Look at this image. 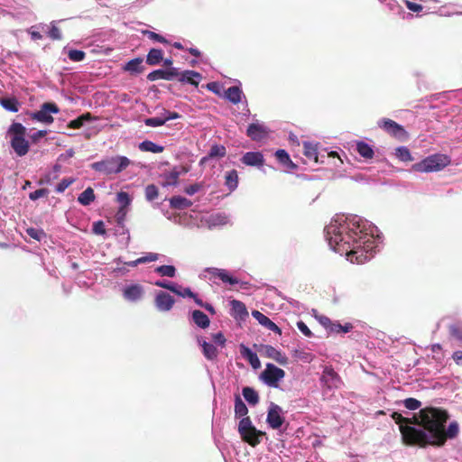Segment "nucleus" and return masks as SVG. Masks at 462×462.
Listing matches in <instances>:
<instances>
[{
	"mask_svg": "<svg viewBox=\"0 0 462 462\" xmlns=\"http://www.w3.org/2000/svg\"><path fill=\"white\" fill-rule=\"evenodd\" d=\"M324 234L333 251L357 264L373 258L382 242L377 226L357 215H336Z\"/></svg>",
	"mask_w": 462,
	"mask_h": 462,
	"instance_id": "f257e3e1",
	"label": "nucleus"
},
{
	"mask_svg": "<svg viewBox=\"0 0 462 462\" xmlns=\"http://www.w3.org/2000/svg\"><path fill=\"white\" fill-rule=\"evenodd\" d=\"M132 163L125 155L106 156L98 162L90 164L93 171L110 176L116 175L125 171Z\"/></svg>",
	"mask_w": 462,
	"mask_h": 462,
	"instance_id": "f03ea898",
	"label": "nucleus"
},
{
	"mask_svg": "<svg viewBox=\"0 0 462 462\" xmlns=\"http://www.w3.org/2000/svg\"><path fill=\"white\" fill-rule=\"evenodd\" d=\"M451 159L448 155L443 153H434L427 156L419 162L411 166V171L417 172H435L443 170L449 165Z\"/></svg>",
	"mask_w": 462,
	"mask_h": 462,
	"instance_id": "7ed1b4c3",
	"label": "nucleus"
},
{
	"mask_svg": "<svg viewBox=\"0 0 462 462\" xmlns=\"http://www.w3.org/2000/svg\"><path fill=\"white\" fill-rule=\"evenodd\" d=\"M238 432L242 439L253 447L258 445L265 435L263 431L253 425L251 419L247 416L242 417L239 420Z\"/></svg>",
	"mask_w": 462,
	"mask_h": 462,
	"instance_id": "20e7f679",
	"label": "nucleus"
},
{
	"mask_svg": "<svg viewBox=\"0 0 462 462\" xmlns=\"http://www.w3.org/2000/svg\"><path fill=\"white\" fill-rule=\"evenodd\" d=\"M285 372L272 363H267L264 370L260 374L259 379L267 386L279 388L280 382L284 378Z\"/></svg>",
	"mask_w": 462,
	"mask_h": 462,
	"instance_id": "39448f33",
	"label": "nucleus"
},
{
	"mask_svg": "<svg viewBox=\"0 0 462 462\" xmlns=\"http://www.w3.org/2000/svg\"><path fill=\"white\" fill-rule=\"evenodd\" d=\"M59 112L60 108L56 103L45 102L41 106L38 111L33 113L32 117L38 122L50 125L53 122L51 114H58Z\"/></svg>",
	"mask_w": 462,
	"mask_h": 462,
	"instance_id": "423d86ee",
	"label": "nucleus"
},
{
	"mask_svg": "<svg viewBox=\"0 0 462 462\" xmlns=\"http://www.w3.org/2000/svg\"><path fill=\"white\" fill-rule=\"evenodd\" d=\"M319 380L328 390L338 389L342 384L340 376L331 366H325Z\"/></svg>",
	"mask_w": 462,
	"mask_h": 462,
	"instance_id": "0eeeda50",
	"label": "nucleus"
},
{
	"mask_svg": "<svg viewBox=\"0 0 462 462\" xmlns=\"http://www.w3.org/2000/svg\"><path fill=\"white\" fill-rule=\"evenodd\" d=\"M284 421L285 419L282 409L278 404L271 402L266 418V422L269 427L273 430H279Z\"/></svg>",
	"mask_w": 462,
	"mask_h": 462,
	"instance_id": "6e6552de",
	"label": "nucleus"
},
{
	"mask_svg": "<svg viewBox=\"0 0 462 462\" xmlns=\"http://www.w3.org/2000/svg\"><path fill=\"white\" fill-rule=\"evenodd\" d=\"M270 129L258 120L251 123L246 129V135L254 142H261L269 136Z\"/></svg>",
	"mask_w": 462,
	"mask_h": 462,
	"instance_id": "1a4fd4ad",
	"label": "nucleus"
},
{
	"mask_svg": "<svg viewBox=\"0 0 462 462\" xmlns=\"http://www.w3.org/2000/svg\"><path fill=\"white\" fill-rule=\"evenodd\" d=\"M121 291L123 298L129 302H138L144 295V288L139 283L125 284Z\"/></svg>",
	"mask_w": 462,
	"mask_h": 462,
	"instance_id": "9d476101",
	"label": "nucleus"
},
{
	"mask_svg": "<svg viewBox=\"0 0 462 462\" xmlns=\"http://www.w3.org/2000/svg\"><path fill=\"white\" fill-rule=\"evenodd\" d=\"M377 125L380 128L396 138H402L407 134L404 127L392 119L382 118L378 121Z\"/></svg>",
	"mask_w": 462,
	"mask_h": 462,
	"instance_id": "9b49d317",
	"label": "nucleus"
},
{
	"mask_svg": "<svg viewBox=\"0 0 462 462\" xmlns=\"http://www.w3.org/2000/svg\"><path fill=\"white\" fill-rule=\"evenodd\" d=\"M423 439L430 445L442 446L445 443V437L442 431L436 426L420 430Z\"/></svg>",
	"mask_w": 462,
	"mask_h": 462,
	"instance_id": "f8f14e48",
	"label": "nucleus"
},
{
	"mask_svg": "<svg viewBox=\"0 0 462 462\" xmlns=\"http://www.w3.org/2000/svg\"><path fill=\"white\" fill-rule=\"evenodd\" d=\"M175 303L174 298L164 291H160L154 298V306L161 312L170 311Z\"/></svg>",
	"mask_w": 462,
	"mask_h": 462,
	"instance_id": "ddd939ff",
	"label": "nucleus"
},
{
	"mask_svg": "<svg viewBox=\"0 0 462 462\" xmlns=\"http://www.w3.org/2000/svg\"><path fill=\"white\" fill-rule=\"evenodd\" d=\"M179 76V69L176 67H170L167 69H158L151 71L147 75L149 81H156L158 79L173 80Z\"/></svg>",
	"mask_w": 462,
	"mask_h": 462,
	"instance_id": "4468645a",
	"label": "nucleus"
},
{
	"mask_svg": "<svg viewBox=\"0 0 462 462\" xmlns=\"http://www.w3.org/2000/svg\"><path fill=\"white\" fill-rule=\"evenodd\" d=\"M205 273H209L210 280L212 278H218L224 283H227L229 285H236L239 283V280L233 275H231L226 269H220L217 267H207L204 270Z\"/></svg>",
	"mask_w": 462,
	"mask_h": 462,
	"instance_id": "2eb2a0df",
	"label": "nucleus"
},
{
	"mask_svg": "<svg viewBox=\"0 0 462 462\" xmlns=\"http://www.w3.org/2000/svg\"><path fill=\"white\" fill-rule=\"evenodd\" d=\"M180 174L181 171L179 167L174 166L170 171H165L160 175V186L165 189L177 186Z\"/></svg>",
	"mask_w": 462,
	"mask_h": 462,
	"instance_id": "dca6fc26",
	"label": "nucleus"
},
{
	"mask_svg": "<svg viewBox=\"0 0 462 462\" xmlns=\"http://www.w3.org/2000/svg\"><path fill=\"white\" fill-rule=\"evenodd\" d=\"M259 351L262 356L273 359L282 365H286L288 362V357L285 354L271 345H261Z\"/></svg>",
	"mask_w": 462,
	"mask_h": 462,
	"instance_id": "f3484780",
	"label": "nucleus"
},
{
	"mask_svg": "<svg viewBox=\"0 0 462 462\" xmlns=\"http://www.w3.org/2000/svg\"><path fill=\"white\" fill-rule=\"evenodd\" d=\"M240 162L246 166L261 169L264 165L265 160L262 152L255 151L244 153Z\"/></svg>",
	"mask_w": 462,
	"mask_h": 462,
	"instance_id": "a211bd4d",
	"label": "nucleus"
},
{
	"mask_svg": "<svg viewBox=\"0 0 462 462\" xmlns=\"http://www.w3.org/2000/svg\"><path fill=\"white\" fill-rule=\"evenodd\" d=\"M236 85L226 89L224 95L225 98L234 105L244 102L245 97L241 88V82L236 80Z\"/></svg>",
	"mask_w": 462,
	"mask_h": 462,
	"instance_id": "6ab92c4d",
	"label": "nucleus"
},
{
	"mask_svg": "<svg viewBox=\"0 0 462 462\" xmlns=\"http://www.w3.org/2000/svg\"><path fill=\"white\" fill-rule=\"evenodd\" d=\"M239 350L242 357L245 358L254 369H258L261 367V362L257 354L250 347L245 344H240Z\"/></svg>",
	"mask_w": 462,
	"mask_h": 462,
	"instance_id": "aec40b11",
	"label": "nucleus"
},
{
	"mask_svg": "<svg viewBox=\"0 0 462 462\" xmlns=\"http://www.w3.org/2000/svg\"><path fill=\"white\" fill-rule=\"evenodd\" d=\"M197 341L201 346L202 354L206 359L209 361L217 359L218 351L213 343L206 341L202 337H198Z\"/></svg>",
	"mask_w": 462,
	"mask_h": 462,
	"instance_id": "412c9836",
	"label": "nucleus"
},
{
	"mask_svg": "<svg viewBox=\"0 0 462 462\" xmlns=\"http://www.w3.org/2000/svg\"><path fill=\"white\" fill-rule=\"evenodd\" d=\"M189 319L192 321L198 328L201 329H206L210 325V319L203 311L199 310H194L189 311Z\"/></svg>",
	"mask_w": 462,
	"mask_h": 462,
	"instance_id": "4be33fe9",
	"label": "nucleus"
},
{
	"mask_svg": "<svg viewBox=\"0 0 462 462\" xmlns=\"http://www.w3.org/2000/svg\"><path fill=\"white\" fill-rule=\"evenodd\" d=\"M252 316L261 324L263 327L267 329L274 332L275 334L281 335L282 329L272 321L267 316L260 312L259 310H253Z\"/></svg>",
	"mask_w": 462,
	"mask_h": 462,
	"instance_id": "5701e85b",
	"label": "nucleus"
},
{
	"mask_svg": "<svg viewBox=\"0 0 462 462\" xmlns=\"http://www.w3.org/2000/svg\"><path fill=\"white\" fill-rule=\"evenodd\" d=\"M11 146L20 157L24 156L29 151V143L24 136H13L11 138Z\"/></svg>",
	"mask_w": 462,
	"mask_h": 462,
	"instance_id": "b1692460",
	"label": "nucleus"
},
{
	"mask_svg": "<svg viewBox=\"0 0 462 462\" xmlns=\"http://www.w3.org/2000/svg\"><path fill=\"white\" fill-rule=\"evenodd\" d=\"M177 78H179V80L181 83L190 84L192 86L198 87L202 79V76L199 72L187 69L180 73L179 72V76Z\"/></svg>",
	"mask_w": 462,
	"mask_h": 462,
	"instance_id": "393cba45",
	"label": "nucleus"
},
{
	"mask_svg": "<svg viewBox=\"0 0 462 462\" xmlns=\"http://www.w3.org/2000/svg\"><path fill=\"white\" fill-rule=\"evenodd\" d=\"M231 306V316L239 320H245V319L248 316V311L246 310L245 305L237 300H232L230 301Z\"/></svg>",
	"mask_w": 462,
	"mask_h": 462,
	"instance_id": "a878e982",
	"label": "nucleus"
},
{
	"mask_svg": "<svg viewBox=\"0 0 462 462\" xmlns=\"http://www.w3.org/2000/svg\"><path fill=\"white\" fill-rule=\"evenodd\" d=\"M274 155L276 160L285 167L288 171L297 169V165L291 161L289 153L285 150L279 149L275 152Z\"/></svg>",
	"mask_w": 462,
	"mask_h": 462,
	"instance_id": "bb28decb",
	"label": "nucleus"
},
{
	"mask_svg": "<svg viewBox=\"0 0 462 462\" xmlns=\"http://www.w3.org/2000/svg\"><path fill=\"white\" fill-rule=\"evenodd\" d=\"M170 207L173 209L183 210L190 208L193 203L191 200L182 196H172L169 199Z\"/></svg>",
	"mask_w": 462,
	"mask_h": 462,
	"instance_id": "cd10ccee",
	"label": "nucleus"
},
{
	"mask_svg": "<svg viewBox=\"0 0 462 462\" xmlns=\"http://www.w3.org/2000/svg\"><path fill=\"white\" fill-rule=\"evenodd\" d=\"M144 196H145L146 201H148L149 203H153L152 207L154 208H161V206L162 203V202L161 203L154 202V200L156 199H158V197H159V189L155 184H148L145 187Z\"/></svg>",
	"mask_w": 462,
	"mask_h": 462,
	"instance_id": "c85d7f7f",
	"label": "nucleus"
},
{
	"mask_svg": "<svg viewBox=\"0 0 462 462\" xmlns=\"http://www.w3.org/2000/svg\"><path fill=\"white\" fill-rule=\"evenodd\" d=\"M238 180V173L236 170H231L225 173V186L229 192H233L237 189Z\"/></svg>",
	"mask_w": 462,
	"mask_h": 462,
	"instance_id": "c756f323",
	"label": "nucleus"
},
{
	"mask_svg": "<svg viewBox=\"0 0 462 462\" xmlns=\"http://www.w3.org/2000/svg\"><path fill=\"white\" fill-rule=\"evenodd\" d=\"M303 153L309 160H311L315 162H319L318 143H313L307 141L303 142Z\"/></svg>",
	"mask_w": 462,
	"mask_h": 462,
	"instance_id": "7c9ffc66",
	"label": "nucleus"
},
{
	"mask_svg": "<svg viewBox=\"0 0 462 462\" xmlns=\"http://www.w3.org/2000/svg\"><path fill=\"white\" fill-rule=\"evenodd\" d=\"M162 60L163 51L161 49L152 48L146 56V63L150 66L159 65Z\"/></svg>",
	"mask_w": 462,
	"mask_h": 462,
	"instance_id": "2f4dec72",
	"label": "nucleus"
},
{
	"mask_svg": "<svg viewBox=\"0 0 462 462\" xmlns=\"http://www.w3.org/2000/svg\"><path fill=\"white\" fill-rule=\"evenodd\" d=\"M143 60L141 57L132 59L126 62L124 69L125 70L129 71L130 73L139 74L143 72V70L144 69V67L143 66Z\"/></svg>",
	"mask_w": 462,
	"mask_h": 462,
	"instance_id": "473e14b6",
	"label": "nucleus"
},
{
	"mask_svg": "<svg viewBox=\"0 0 462 462\" xmlns=\"http://www.w3.org/2000/svg\"><path fill=\"white\" fill-rule=\"evenodd\" d=\"M138 148L142 152H150L152 153H160L164 151V146L155 143L150 140H144L141 142L138 145Z\"/></svg>",
	"mask_w": 462,
	"mask_h": 462,
	"instance_id": "72a5a7b5",
	"label": "nucleus"
},
{
	"mask_svg": "<svg viewBox=\"0 0 462 462\" xmlns=\"http://www.w3.org/2000/svg\"><path fill=\"white\" fill-rule=\"evenodd\" d=\"M242 394L249 405L254 406L259 402V394L253 387L245 386Z\"/></svg>",
	"mask_w": 462,
	"mask_h": 462,
	"instance_id": "f704fd0d",
	"label": "nucleus"
},
{
	"mask_svg": "<svg viewBox=\"0 0 462 462\" xmlns=\"http://www.w3.org/2000/svg\"><path fill=\"white\" fill-rule=\"evenodd\" d=\"M356 152L365 159H372L374 154L372 145L364 141L356 143Z\"/></svg>",
	"mask_w": 462,
	"mask_h": 462,
	"instance_id": "c9c22d12",
	"label": "nucleus"
},
{
	"mask_svg": "<svg viewBox=\"0 0 462 462\" xmlns=\"http://www.w3.org/2000/svg\"><path fill=\"white\" fill-rule=\"evenodd\" d=\"M96 196L94 189L91 187H88L79 195L78 202L82 206H89L92 202H94Z\"/></svg>",
	"mask_w": 462,
	"mask_h": 462,
	"instance_id": "e433bc0d",
	"label": "nucleus"
},
{
	"mask_svg": "<svg viewBox=\"0 0 462 462\" xmlns=\"http://www.w3.org/2000/svg\"><path fill=\"white\" fill-rule=\"evenodd\" d=\"M63 53H67L69 59L73 62L83 61L86 58V53L81 50L70 49L65 46L62 50Z\"/></svg>",
	"mask_w": 462,
	"mask_h": 462,
	"instance_id": "4c0bfd02",
	"label": "nucleus"
},
{
	"mask_svg": "<svg viewBox=\"0 0 462 462\" xmlns=\"http://www.w3.org/2000/svg\"><path fill=\"white\" fill-rule=\"evenodd\" d=\"M1 106L9 112H18L20 107V103L15 97H1L0 98Z\"/></svg>",
	"mask_w": 462,
	"mask_h": 462,
	"instance_id": "58836bf2",
	"label": "nucleus"
},
{
	"mask_svg": "<svg viewBox=\"0 0 462 462\" xmlns=\"http://www.w3.org/2000/svg\"><path fill=\"white\" fill-rule=\"evenodd\" d=\"M207 154L210 160L215 158L221 159L226 155V148L223 144L214 143L211 145Z\"/></svg>",
	"mask_w": 462,
	"mask_h": 462,
	"instance_id": "ea45409f",
	"label": "nucleus"
},
{
	"mask_svg": "<svg viewBox=\"0 0 462 462\" xmlns=\"http://www.w3.org/2000/svg\"><path fill=\"white\" fill-rule=\"evenodd\" d=\"M248 408L239 395L235 396V416L236 418L245 417Z\"/></svg>",
	"mask_w": 462,
	"mask_h": 462,
	"instance_id": "a19ab883",
	"label": "nucleus"
},
{
	"mask_svg": "<svg viewBox=\"0 0 462 462\" xmlns=\"http://www.w3.org/2000/svg\"><path fill=\"white\" fill-rule=\"evenodd\" d=\"M154 272L161 276L169 277V278H174L177 273V270L174 265L171 264H164L157 266L154 269Z\"/></svg>",
	"mask_w": 462,
	"mask_h": 462,
	"instance_id": "79ce46f5",
	"label": "nucleus"
},
{
	"mask_svg": "<svg viewBox=\"0 0 462 462\" xmlns=\"http://www.w3.org/2000/svg\"><path fill=\"white\" fill-rule=\"evenodd\" d=\"M175 293L176 295L182 297V298H190L196 302V299L199 298V295L191 291L189 287H182L181 285L178 284L176 285Z\"/></svg>",
	"mask_w": 462,
	"mask_h": 462,
	"instance_id": "37998d69",
	"label": "nucleus"
},
{
	"mask_svg": "<svg viewBox=\"0 0 462 462\" xmlns=\"http://www.w3.org/2000/svg\"><path fill=\"white\" fill-rule=\"evenodd\" d=\"M381 4L384 5L388 10L393 14L402 15L404 10L397 0H378Z\"/></svg>",
	"mask_w": 462,
	"mask_h": 462,
	"instance_id": "c03bdc74",
	"label": "nucleus"
},
{
	"mask_svg": "<svg viewBox=\"0 0 462 462\" xmlns=\"http://www.w3.org/2000/svg\"><path fill=\"white\" fill-rule=\"evenodd\" d=\"M395 156L402 162H412V157L410 150L406 146H399L395 149Z\"/></svg>",
	"mask_w": 462,
	"mask_h": 462,
	"instance_id": "a18cd8bd",
	"label": "nucleus"
},
{
	"mask_svg": "<svg viewBox=\"0 0 462 462\" xmlns=\"http://www.w3.org/2000/svg\"><path fill=\"white\" fill-rule=\"evenodd\" d=\"M116 198H117V201L120 204V208L118 210L119 213L125 212V210H124L125 208L130 206V204L132 202V199H131L130 195L125 191H119L116 194Z\"/></svg>",
	"mask_w": 462,
	"mask_h": 462,
	"instance_id": "49530a36",
	"label": "nucleus"
},
{
	"mask_svg": "<svg viewBox=\"0 0 462 462\" xmlns=\"http://www.w3.org/2000/svg\"><path fill=\"white\" fill-rule=\"evenodd\" d=\"M353 325L351 323H346L341 325L339 321H333L330 327V333H348L352 330Z\"/></svg>",
	"mask_w": 462,
	"mask_h": 462,
	"instance_id": "de8ad7c7",
	"label": "nucleus"
},
{
	"mask_svg": "<svg viewBox=\"0 0 462 462\" xmlns=\"http://www.w3.org/2000/svg\"><path fill=\"white\" fill-rule=\"evenodd\" d=\"M26 234L32 239L42 242L46 239L47 235L42 228L29 227L26 229Z\"/></svg>",
	"mask_w": 462,
	"mask_h": 462,
	"instance_id": "09e8293b",
	"label": "nucleus"
},
{
	"mask_svg": "<svg viewBox=\"0 0 462 462\" xmlns=\"http://www.w3.org/2000/svg\"><path fill=\"white\" fill-rule=\"evenodd\" d=\"M26 128L21 123L16 122L13 123L8 129L11 138L13 136H24Z\"/></svg>",
	"mask_w": 462,
	"mask_h": 462,
	"instance_id": "8fccbe9b",
	"label": "nucleus"
},
{
	"mask_svg": "<svg viewBox=\"0 0 462 462\" xmlns=\"http://www.w3.org/2000/svg\"><path fill=\"white\" fill-rule=\"evenodd\" d=\"M125 212H121V213H119V211L117 212V214H116V227L123 229V233H126L125 244L127 245L130 240V234H129V230L125 226Z\"/></svg>",
	"mask_w": 462,
	"mask_h": 462,
	"instance_id": "3c124183",
	"label": "nucleus"
},
{
	"mask_svg": "<svg viewBox=\"0 0 462 462\" xmlns=\"http://www.w3.org/2000/svg\"><path fill=\"white\" fill-rule=\"evenodd\" d=\"M56 24V21H52L51 23V27L48 31V36L53 41H60L62 39V34L60 28Z\"/></svg>",
	"mask_w": 462,
	"mask_h": 462,
	"instance_id": "603ef678",
	"label": "nucleus"
},
{
	"mask_svg": "<svg viewBox=\"0 0 462 462\" xmlns=\"http://www.w3.org/2000/svg\"><path fill=\"white\" fill-rule=\"evenodd\" d=\"M142 33L143 35H146L152 41H154V42H160V43H163V44H168L169 43V41L164 36H162V35H161L159 33H156L154 32L148 31V30H143V31H142Z\"/></svg>",
	"mask_w": 462,
	"mask_h": 462,
	"instance_id": "864d4df0",
	"label": "nucleus"
},
{
	"mask_svg": "<svg viewBox=\"0 0 462 462\" xmlns=\"http://www.w3.org/2000/svg\"><path fill=\"white\" fill-rule=\"evenodd\" d=\"M293 356L305 363H310L313 359V356L311 353L300 349H295Z\"/></svg>",
	"mask_w": 462,
	"mask_h": 462,
	"instance_id": "5fc2aeb1",
	"label": "nucleus"
},
{
	"mask_svg": "<svg viewBox=\"0 0 462 462\" xmlns=\"http://www.w3.org/2000/svg\"><path fill=\"white\" fill-rule=\"evenodd\" d=\"M153 284L157 287L166 289L171 292L175 291V289L177 288V282L168 280H157L153 282Z\"/></svg>",
	"mask_w": 462,
	"mask_h": 462,
	"instance_id": "6e6d98bb",
	"label": "nucleus"
},
{
	"mask_svg": "<svg viewBox=\"0 0 462 462\" xmlns=\"http://www.w3.org/2000/svg\"><path fill=\"white\" fill-rule=\"evenodd\" d=\"M459 431V425L457 421H451L447 430H446V436L448 439H454L457 436Z\"/></svg>",
	"mask_w": 462,
	"mask_h": 462,
	"instance_id": "4d7b16f0",
	"label": "nucleus"
},
{
	"mask_svg": "<svg viewBox=\"0 0 462 462\" xmlns=\"http://www.w3.org/2000/svg\"><path fill=\"white\" fill-rule=\"evenodd\" d=\"M143 124L149 127H159L164 125L162 116L155 117H147L143 120Z\"/></svg>",
	"mask_w": 462,
	"mask_h": 462,
	"instance_id": "13d9d810",
	"label": "nucleus"
},
{
	"mask_svg": "<svg viewBox=\"0 0 462 462\" xmlns=\"http://www.w3.org/2000/svg\"><path fill=\"white\" fill-rule=\"evenodd\" d=\"M449 334L450 336L457 339V341L462 342V326L459 324H452L449 326Z\"/></svg>",
	"mask_w": 462,
	"mask_h": 462,
	"instance_id": "bf43d9fd",
	"label": "nucleus"
},
{
	"mask_svg": "<svg viewBox=\"0 0 462 462\" xmlns=\"http://www.w3.org/2000/svg\"><path fill=\"white\" fill-rule=\"evenodd\" d=\"M203 189H204L203 182H196L194 184L185 187L184 192L189 196H193L194 194L199 192Z\"/></svg>",
	"mask_w": 462,
	"mask_h": 462,
	"instance_id": "052dcab7",
	"label": "nucleus"
},
{
	"mask_svg": "<svg viewBox=\"0 0 462 462\" xmlns=\"http://www.w3.org/2000/svg\"><path fill=\"white\" fill-rule=\"evenodd\" d=\"M162 120H164V124L170 120L179 119L181 117L180 114L175 111H170L166 108H162L161 113Z\"/></svg>",
	"mask_w": 462,
	"mask_h": 462,
	"instance_id": "680f3d73",
	"label": "nucleus"
},
{
	"mask_svg": "<svg viewBox=\"0 0 462 462\" xmlns=\"http://www.w3.org/2000/svg\"><path fill=\"white\" fill-rule=\"evenodd\" d=\"M49 194V189L46 188L38 189L29 193V199L35 201L41 198L46 197Z\"/></svg>",
	"mask_w": 462,
	"mask_h": 462,
	"instance_id": "e2e57ef3",
	"label": "nucleus"
},
{
	"mask_svg": "<svg viewBox=\"0 0 462 462\" xmlns=\"http://www.w3.org/2000/svg\"><path fill=\"white\" fill-rule=\"evenodd\" d=\"M404 407L411 411H415L419 409L421 405V402L415 398H407L403 402Z\"/></svg>",
	"mask_w": 462,
	"mask_h": 462,
	"instance_id": "0e129e2a",
	"label": "nucleus"
},
{
	"mask_svg": "<svg viewBox=\"0 0 462 462\" xmlns=\"http://www.w3.org/2000/svg\"><path fill=\"white\" fill-rule=\"evenodd\" d=\"M73 182V180L64 178L62 179L55 188V191L58 193H62L65 189Z\"/></svg>",
	"mask_w": 462,
	"mask_h": 462,
	"instance_id": "69168bd1",
	"label": "nucleus"
},
{
	"mask_svg": "<svg viewBox=\"0 0 462 462\" xmlns=\"http://www.w3.org/2000/svg\"><path fill=\"white\" fill-rule=\"evenodd\" d=\"M213 344L224 347L226 342V339L224 334L219 331L212 335Z\"/></svg>",
	"mask_w": 462,
	"mask_h": 462,
	"instance_id": "338daca9",
	"label": "nucleus"
},
{
	"mask_svg": "<svg viewBox=\"0 0 462 462\" xmlns=\"http://www.w3.org/2000/svg\"><path fill=\"white\" fill-rule=\"evenodd\" d=\"M198 306L205 309L207 311H208L211 315L216 314V310L214 306L211 303L203 301L199 297L196 299L195 302Z\"/></svg>",
	"mask_w": 462,
	"mask_h": 462,
	"instance_id": "774afa93",
	"label": "nucleus"
}]
</instances>
